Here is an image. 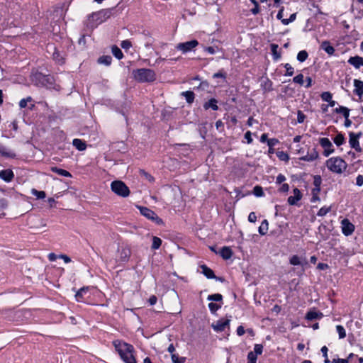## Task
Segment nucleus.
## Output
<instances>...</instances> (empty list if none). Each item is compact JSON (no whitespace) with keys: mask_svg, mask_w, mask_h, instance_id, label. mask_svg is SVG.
<instances>
[{"mask_svg":"<svg viewBox=\"0 0 363 363\" xmlns=\"http://www.w3.org/2000/svg\"><path fill=\"white\" fill-rule=\"evenodd\" d=\"M113 345L125 363H137L133 354L134 348L133 345L119 340H114Z\"/></svg>","mask_w":363,"mask_h":363,"instance_id":"1","label":"nucleus"},{"mask_svg":"<svg viewBox=\"0 0 363 363\" xmlns=\"http://www.w3.org/2000/svg\"><path fill=\"white\" fill-rule=\"evenodd\" d=\"M327 167L333 172L342 173L347 168L346 162L340 157H331L326 161Z\"/></svg>","mask_w":363,"mask_h":363,"instance_id":"2","label":"nucleus"},{"mask_svg":"<svg viewBox=\"0 0 363 363\" xmlns=\"http://www.w3.org/2000/svg\"><path fill=\"white\" fill-rule=\"evenodd\" d=\"M111 14V9H104L98 12L93 13L89 16V23L91 24L92 28L95 27L108 19Z\"/></svg>","mask_w":363,"mask_h":363,"instance_id":"3","label":"nucleus"},{"mask_svg":"<svg viewBox=\"0 0 363 363\" xmlns=\"http://www.w3.org/2000/svg\"><path fill=\"white\" fill-rule=\"evenodd\" d=\"M134 77L140 82H150L155 79V73L150 69H139L135 72Z\"/></svg>","mask_w":363,"mask_h":363,"instance_id":"4","label":"nucleus"},{"mask_svg":"<svg viewBox=\"0 0 363 363\" xmlns=\"http://www.w3.org/2000/svg\"><path fill=\"white\" fill-rule=\"evenodd\" d=\"M111 190L118 196L126 197L130 194V190L125 184L120 180L113 181L111 184Z\"/></svg>","mask_w":363,"mask_h":363,"instance_id":"5","label":"nucleus"},{"mask_svg":"<svg viewBox=\"0 0 363 363\" xmlns=\"http://www.w3.org/2000/svg\"><path fill=\"white\" fill-rule=\"evenodd\" d=\"M199 45V42L196 40H192L185 43H180L177 45L176 48L183 53H186L191 51L194 48Z\"/></svg>","mask_w":363,"mask_h":363,"instance_id":"6","label":"nucleus"},{"mask_svg":"<svg viewBox=\"0 0 363 363\" xmlns=\"http://www.w3.org/2000/svg\"><path fill=\"white\" fill-rule=\"evenodd\" d=\"M320 144L324 148L323 155L325 157L329 156L334 152V149L333 148L332 143L330 141L328 138H323L320 139Z\"/></svg>","mask_w":363,"mask_h":363,"instance_id":"7","label":"nucleus"},{"mask_svg":"<svg viewBox=\"0 0 363 363\" xmlns=\"http://www.w3.org/2000/svg\"><path fill=\"white\" fill-rule=\"evenodd\" d=\"M341 228L342 233L348 236L354 232V225L350 223L348 219L345 218L341 221Z\"/></svg>","mask_w":363,"mask_h":363,"instance_id":"8","label":"nucleus"},{"mask_svg":"<svg viewBox=\"0 0 363 363\" xmlns=\"http://www.w3.org/2000/svg\"><path fill=\"white\" fill-rule=\"evenodd\" d=\"M48 49L49 51H52V59L56 63L62 65L65 63V57L62 53L56 49L53 45H48Z\"/></svg>","mask_w":363,"mask_h":363,"instance_id":"9","label":"nucleus"},{"mask_svg":"<svg viewBox=\"0 0 363 363\" xmlns=\"http://www.w3.org/2000/svg\"><path fill=\"white\" fill-rule=\"evenodd\" d=\"M137 206L139 208L140 212L141 213V214L143 215L147 218H148L150 220H159L158 217L155 213V212H153L150 208H147L145 206Z\"/></svg>","mask_w":363,"mask_h":363,"instance_id":"10","label":"nucleus"},{"mask_svg":"<svg viewBox=\"0 0 363 363\" xmlns=\"http://www.w3.org/2000/svg\"><path fill=\"white\" fill-rule=\"evenodd\" d=\"M31 82L38 86H44L45 75L40 72L33 73L30 76Z\"/></svg>","mask_w":363,"mask_h":363,"instance_id":"11","label":"nucleus"},{"mask_svg":"<svg viewBox=\"0 0 363 363\" xmlns=\"http://www.w3.org/2000/svg\"><path fill=\"white\" fill-rule=\"evenodd\" d=\"M359 135L360 133L356 135L354 133H350L349 140L351 147L358 152H360L362 150L358 140Z\"/></svg>","mask_w":363,"mask_h":363,"instance_id":"12","label":"nucleus"},{"mask_svg":"<svg viewBox=\"0 0 363 363\" xmlns=\"http://www.w3.org/2000/svg\"><path fill=\"white\" fill-rule=\"evenodd\" d=\"M230 320H219L216 323L212 324L214 330L217 332L223 331L227 326L229 325Z\"/></svg>","mask_w":363,"mask_h":363,"instance_id":"13","label":"nucleus"},{"mask_svg":"<svg viewBox=\"0 0 363 363\" xmlns=\"http://www.w3.org/2000/svg\"><path fill=\"white\" fill-rule=\"evenodd\" d=\"M14 177V174L11 169L0 171V178L6 182H11Z\"/></svg>","mask_w":363,"mask_h":363,"instance_id":"14","label":"nucleus"},{"mask_svg":"<svg viewBox=\"0 0 363 363\" xmlns=\"http://www.w3.org/2000/svg\"><path fill=\"white\" fill-rule=\"evenodd\" d=\"M348 63L353 65L356 69L363 66V58L359 56L351 57L348 60Z\"/></svg>","mask_w":363,"mask_h":363,"instance_id":"15","label":"nucleus"},{"mask_svg":"<svg viewBox=\"0 0 363 363\" xmlns=\"http://www.w3.org/2000/svg\"><path fill=\"white\" fill-rule=\"evenodd\" d=\"M354 86L355 87L354 92L361 98L363 95V82L359 79L354 80Z\"/></svg>","mask_w":363,"mask_h":363,"instance_id":"16","label":"nucleus"},{"mask_svg":"<svg viewBox=\"0 0 363 363\" xmlns=\"http://www.w3.org/2000/svg\"><path fill=\"white\" fill-rule=\"evenodd\" d=\"M67 10V6L65 5V4H62L57 6L54 11L55 17L61 18V17L64 16Z\"/></svg>","mask_w":363,"mask_h":363,"instance_id":"17","label":"nucleus"},{"mask_svg":"<svg viewBox=\"0 0 363 363\" xmlns=\"http://www.w3.org/2000/svg\"><path fill=\"white\" fill-rule=\"evenodd\" d=\"M318 157V153L313 149L311 152H308L306 155H304L300 158V160L307 162H312Z\"/></svg>","mask_w":363,"mask_h":363,"instance_id":"18","label":"nucleus"},{"mask_svg":"<svg viewBox=\"0 0 363 363\" xmlns=\"http://www.w3.org/2000/svg\"><path fill=\"white\" fill-rule=\"evenodd\" d=\"M201 273L206 276L208 279H215L216 276L212 269L208 268L206 265L201 266Z\"/></svg>","mask_w":363,"mask_h":363,"instance_id":"19","label":"nucleus"},{"mask_svg":"<svg viewBox=\"0 0 363 363\" xmlns=\"http://www.w3.org/2000/svg\"><path fill=\"white\" fill-rule=\"evenodd\" d=\"M219 254L224 259H228L232 257L233 251L229 247H223L219 251Z\"/></svg>","mask_w":363,"mask_h":363,"instance_id":"20","label":"nucleus"},{"mask_svg":"<svg viewBox=\"0 0 363 363\" xmlns=\"http://www.w3.org/2000/svg\"><path fill=\"white\" fill-rule=\"evenodd\" d=\"M217 100L216 99H211L208 101L204 103L203 108L204 109L207 110L208 108H212L214 111H216L218 109V106L217 105Z\"/></svg>","mask_w":363,"mask_h":363,"instance_id":"21","label":"nucleus"},{"mask_svg":"<svg viewBox=\"0 0 363 363\" xmlns=\"http://www.w3.org/2000/svg\"><path fill=\"white\" fill-rule=\"evenodd\" d=\"M72 144L79 151L86 150V145L85 142L81 139H74Z\"/></svg>","mask_w":363,"mask_h":363,"instance_id":"22","label":"nucleus"},{"mask_svg":"<svg viewBox=\"0 0 363 363\" xmlns=\"http://www.w3.org/2000/svg\"><path fill=\"white\" fill-rule=\"evenodd\" d=\"M323 316L322 313L318 312L316 311H311L307 313L306 318L313 320L315 319H319Z\"/></svg>","mask_w":363,"mask_h":363,"instance_id":"23","label":"nucleus"},{"mask_svg":"<svg viewBox=\"0 0 363 363\" xmlns=\"http://www.w3.org/2000/svg\"><path fill=\"white\" fill-rule=\"evenodd\" d=\"M321 48L324 50L328 54L333 55L335 52V49L331 46L328 41H324L320 45Z\"/></svg>","mask_w":363,"mask_h":363,"instance_id":"24","label":"nucleus"},{"mask_svg":"<svg viewBox=\"0 0 363 363\" xmlns=\"http://www.w3.org/2000/svg\"><path fill=\"white\" fill-rule=\"evenodd\" d=\"M0 155L4 157H10V158H13L16 157L15 153L7 150L5 147H4L1 145H0Z\"/></svg>","mask_w":363,"mask_h":363,"instance_id":"25","label":"nucleus"},{"mask_svg":"<svg viewBox=\"0 0 363 363\" xmlns=\"http://www.w3.org/2000/svg\"><path fill=\"white\" fill-rule=\"evenodd\" d=\"M290 263L293 265H304L307 264V262L306 260H301V259L296 256L294 255L290 259Z\"/></svg>","mask_w":363,"mask_h":363,"instance_id":"26","label":"nucleus"},{"mask_svg":"<svg viewBox=\"0 0 363 363\" xmlns=\"http://www.w3.org/2000/svg\"><path fill=\"white\" fill-rule=\"evenodd\" d=\"M130 255V250L127 247H123L120 251V257L122 261H126Z\"/></svg>","mask_w":363,"mask_h":363,"instance_id":"27","label":"nucleus"},{"mask_svg":"<svg viewBox=\"0 0 363 363\" xmlns=\"http://www.w3.org/2000/svg\"><path fill=\"white\" fill-rule=\"evenodd\" d=\"M112 61V57L109 55L101 56L98 59V62L99 64H103L104 65L108 66L111 65Z\"/></svg>","mask_w":363,"mask_h":363,"instance_id":"28","label":"nucleus"},{"mask_svg":"<svg viewBox=\"0 0 363 363\" xmlns=\"http://www.w3.org/2000/svg\"><path fill=\"white\" fill-rule=\"evenodd\" d=\"M182 95L186 98V101L189 104L193 103L194 100V94L191 91H186L182 93Z\"/></svg>","mask_w":363,"mask_h":363,"instance_id":"29","label":"nucleus"},{"mask_svg":"<svg viewBox=\"0 0 363 363\" xmlns=\"http://www.w3.org/2000/svg\"><path fill=\"white\" fill-rule=\"evenodd\" d=\"M335 111L337 113H342L344 118H347L350 116V109L345 106H340L339 108H336Z\"/></svg>","mask_w":363,"mask_h":363,"instance_id":"30","label":"nucleus"},{"mask_svg":"<svg viewBox=\"0 0 363 363\" xmlns=\"http://www.w3.org/2000/svg\"><path fill=\"white\" fill-rule=\"evenodd\" d=\"M51 169L52 172H56L59 175L66 177H71V174L69 172H67V170L60 169L56 167H52Z\"/></svg>","mask_w":363,"mask_h":363,"instance_id":"31","label":"nucleus"},{"mask_svg":"<svg viewBox=\"0 0 363 363\" xmlns=\"http://www.w3.org/2000/svg\"><path fill=\"white\" fill-rule=\"evenodd\" d=\"M268 225L269 224H268V222H267V220H264L262 222L261 225L259 227V230H258L259 233L261 235H265L267 233V231H268Z\"/></svg>","mask_w":363,"mask_h":363,"instance_id":"32","label":"nucleus"},{"mask_svg":"<svg viewBox=\"0 0 363 363\" xmlns=\"http://www.w3.org/2000/svg\"><path fill=\"white\" fill-rule=\"evenodd\" d=\"M278 45L271 44V51L274 60H278L281 57V54L278 52Z\"/></svg>","mask_w":363,"mask_h":363,"instance_id":"33","label":"nucleus"},{"mask_svg":"<svg viewBox=\"0 0 363 363\" xmlns=\"http://www.w3.org/2000/svg\"><path fill=\"white\" fill-rule=\"evenodd\" d=\"M112 53L118 60L122 59L123 57L122 51L116 45L112 47Z\"/></svg>","mask_w":363,"mask_h":363,"instance_id":"34","label":"nucleus"},{"mask_svg":"<svg viewBox=\"0 0 363 363\" xmlns=\"http://www.w3.org/2000/svg\"><path fill=\"white\" fill-rule=\"evenodd\" d=\"M162 244V240L160 238L154 236L152 238V249L157 250L158 249Z\"/></svg>","mask_w":363,"mask_h":363,"instance_id":"35","label":"nucleus"},{"mask_svg":"<svg viewBox=\"0 0 363 363\" xmlns=\"http://www.w3.org/2000/svg\"><path fill=\"white\" fill-rule=\"evenodd\" d=\"M308 56V52L306 50H301L297 55V60L302 62L307 59Z\"/></svg>","mask_w":363,"mask_h":363,"instance_id":"36","label":"nucleus"},{"mask_svg":"<svg viewBox=\"0 0 363 363\" xmlns=\"http://www.w3.org/2000/svg\"><path fill=\"white\" fill-rule=\"evenodd\" d=\"M345 142V138L342 134L339 133L336 135V137L334 138V143L337 145L340 146Z\"/></svg>","mask_w":363,"mask_h":363,"instance_id":"37","label":"nucleus"},{"mask_svg":"<svg viewBox=\"0 0 363 363\" xmlns=\"http://www.w3.org/2000/svg\"><path fill=\"white\" fill-rule=\"evenodd\" d=\"M337 332L339 335V338L342 339L346 337V332L345 328L342 325H337L336 326Z\"/></svg>","mask_w":363,"mask_h":363,"instance_id":"38","label":"nucleus"},{"mask_svg":"<svg viewBox=\"0 0 363 363\" xmlns=\"http://www.w3.org/2000/svg\"><path fill=\"white\" fill-rule=\"evenodd\" d=\"M32 194L35 196L38 199H44L46 196L45 192L43 191H38L36 189H33Z\"/></svg>","mask_w":363,"mask_h":363,"instance_id":"39","label":"nucleus"},{"mask_svg":"<svg viewBox=\"0 0 363 363\" xmlns=\"http://www.w3.org/2000/svg\"><path fill=\"white\" fill-rule=\"evenodd\" d=\"M88 287H82L77 291L75 296L78 301H80V299L83 297L84 294L86 293L88 291Z\"/></svg>","mask_w":363,"mask_h":363,"instance_id":"40","label":"nucleus"},{"mask_svg":"<svg viewBox=\"0 0 363 363\" xmlns=\"http://www.w3.org/2000/svg\"><path fill=\"white\" fill-rule=\"evenodd\" d=\"M172 360L173 363H184L186 359L185 357H179L177 354H172Z\"/></svg>","mask_w":363,"mask_h":363,"instance_id":"41","label":"nucleus"},{"mask_svg":"<svg viewBox=\"0 0 363 363\" xmlns=\"http://www.w3.org/2000/svg\"><path fill=\"white\" fill-rule=\"evenodd\" d=\"M53 84V77L50 75H45L44 86L50 87Z\"/></svg>","mask_w":363,"mask_h":363,"instance_id":"42","label":"nucleus"},{"mask_svg":"<svg viewBox=\"0 0 363 363\" xmlns=\"http://www.w3.org/2000/svg\"><path fill=\"white\" fill-rule=\"evenodd\" d=\"M140 175L150 182L154 181V178L149 173L146 172L145 170L140 169Z\"/></svg>","mask_w":363,"mask_h":363,"instance_id":"43","label":"nucleus"},{"mask_svg":"<svg viewBox=\"0 0 363 363\" xmlns=\"http://www.w3.org/2000/svg\"><path fill=\"white\" fill-rule=\"evenodd\" d=\"M208 300L212 301H220L222 300V295L220 294L209 295L208 296Z\"/></svg>","mask_w":363,"mask_h":363,"instance_id":"44","label":"nucleus"},{"mask_svg":"<svg viewBox=\"0 0 363 363\" xmlns=\"http://www.w3.org/2000/svg\"><path fill=\"white\" fill-rule=\"evenodd\" d=\"M248 363H256L257 355L253 352H250L247 355Z\"/></svg>","mask_w":363,"mask_h":363,"instance_id":"45","label":"nucleus"},{"mask_svg":"<svg viewBox=\"0 0 363 363\" xmlns=\"http://www.w3.org/2000/svg\"><path fill=\"white\" fill-rule=\"evenodd\" d=\"M253 194L256 196H262L263 195L262 188L259 186H255L253 189Z\"/></svg>","mask_w":363,"mask_h":363,"instance_id":"46","label":"nucleus"},{"mask_svg":"<svg viewBox=\"0 0 363 363\" xmlns=\"http://www.w3.org/2000/svg\"><path fill=\"white\" fill-rule=\"evenodd\" d=\"M294 82L299 84L300 85L303 84V75L302 74H299L296 75L293 79Z\"/></svg>","mask_w":363,"mask_h":363,"instance_id":"47","label":"nucleus"},{"mask_svg":"<svg viewBox=\"0 0 363 363\" xmlns=\"http://www.w3.org/2000/svg\"><path fill=\"white\" fill-rule=\"evenodd\" d=\"M221 306L217 303H214L211 302L208 303V308L212 313H215L217 310H218Z\"/></svg>","mask_w":363,"mask_h":363,"instance_id":"48","label":"nucleus"},{"mask_svg":"<svg viewBox=\"0 0 363 363\" xmlns=\"http://www.w3.org/2000/svg\"><path fill=\"white\" fill-rule=\"evenodd\" d=\"M321 99L323 101L328 102L332 99V94L328 91L323 92L321 94Z\"/></svg>","mask_w":363,"mask_h":363,"instance_id":"49","label":"nucleus"},{"mask_svg":"<svg viewBox=\"0 0 363 363\" xmlns=\"http://www.w3.org/2000/svg\"><path fill=\"white\" fill-rule=\"evenodd\" d=\"M284 67L286 69V73L285 74L286 76H292L294 74V68L291 67V65L286 63L284 65Z\"/></svg>","mask_w":363,"mask_h":363,"instance_id":"50","label":"nucleus"},{"mask_svg":"<svg viewBox=\"0 0 363 363\" xmlns=\"http://www.w3.org/2000/svg\"><path fill=\"white\" fill-rule=\"evenodd\" d=\"M263 346L260 344H256L254 347V353L257 354H261L262 353Z\"/></svg>","mask_w":363,"mask_h":363,"instance_id":"51","label":"nucleus"},{"mask_svg":"<svg viewBox=\"0 0 363 363\" xmlns=\"http://www.w3.org/2000/svg\"><path fill=\"white\" fill-rule=\"evenodd\" d=\"M313 184H314V185L315 186V189H317V190L319 191L320 186V184H321V178H320V176H315L314 177Z\"/></svg>","mask_w":363,"mask_h":363,"instance_id":"52","label":"nucleus"},{"mask_svg":"<svg viewBox=\"0 0 363 363\" xmlns=\"http://www.w3.org/2000/svg\"><path fill=\"white\" fill-rule=\"evenodd\" d=\"M121 46L123 49L128 50L132 46V44L130 40H125L121 42Z\"/></svg>","mask_w":363,"mask_h":363,"instance_id":"53","label":"nucleus"},{"mask_svg":"<svg viewBox=\"0 0 363 363\" xmlns=\"http://www.w3.org/2000/svg\"><path fill=\"white\" fill-rule=\"evenodd\" d=\"M306 116L301 111H298L297 113V121L298 123H301L304 121Z\"/></svg>","mask_w":363,"mask_h":363,"instance_id":"54","label":"nucleus"},{"mask_svg":"<svg viewBox=\"0 0 363 363\" xmlns=\"http://www.w3.org/2000/svg\"><path fill=\"white\" fill-rule=\"evenodd\" d=\"M330 211V207H328V208L323 207L318 212V216H323L326 215Z\"/></svg>","mask_w":363,"mask_h":363,"instance_id":"55","label":"nucleus"},{"mask_svg":"<svg viewBox=\"0 0 363 363\" xmlns=\"http://www.w3.org/2000/svg\"><path fill=\"white\" fill-rule=\"evenodd\" d=\"M293 194L294 195L292 196H294L296 201H298L301 199V194L297 188L294 189Z\"/></svg>","mask_w":363,"mask_h":363,"instance_id":"56","label":"nucleus"},{"mask_svg":"<svg viewBox=\"0 0 363 363\" xmlns=\"http://www.w3.org/2000/svg\"><path fill=\"white\" fill-rule=\"evenodd\" d=\"M277 143H279V140L276 138H272L267 140V145L270 149L275 146Z\"/></svg>","mask_w":363,"mask_h":363,"instance_id":"57","label":"nucleus"},{"mask_svg":"<svg viewBox=\"0 0 363 363\" xmlns=\"http://www.w3.org/2000/svg\"><path fill=\"white\" fill-rule=\"evenodd\" d=\"M277 156L281 160L286 161L289 160V155L283 151L279 152Z\"/></svg>","mask_w":363,"mask_h":363,"instance_id":"58","label":"nucleus"},{"mask_svg":"<svg viewBox=\"0 0 363 363\" xmlns=\"http://www.w3.org/2000/svg\"><path fill=\"white\" fill-rule=\"evenodd\" d=\"M257 220V216L254 212H251L248 216V220L251 223H255Z\"/></svg>","mask_w":363,"mask_h":363,"instance_id":"59","label":"nucleus"},{"mask_svg":"<svg viewBox=\"0 0 363 363\" xmlns=\"http://www.w3.org/2000/svg\"><path fill=\"white\" fill-rule=\"evenodd\" d=\"M356 184L357 186H361L363 184V176L359 175L356 179Z\"/></svg>","mask_w":363,"mask_h":363,"instance_id":"60","label":"nucleus"},{"mask_svg":"<svg viewBox=\"0 0 363 363\" xmlns=\"http://www.w3.org/2000/svg\"><path fill=\"white\" fill-rule=\"evenodd\" d=\"M286 180V177L283 174H279L277 177V183L281 184Z\"/></svg>","mask_w":363,"mask_h":363,"instance_id":"61","label":"nucleus"},{"mask_svg":"<svg viewBox=\"0 0 363 363\" xmlns=\"http://www.w3.org/2000/svg\"><path fill=\"white\" fill-rule=\"evenodd\" d=\"M245 138L247 140V143H251L252 141V137H251V133L250 131H247L245 134Z\"/></svg>","mask_w":363,"mask_h":363,"instance_id":"62","label":"nucleus"},{"mask_svg":"<svg viewBox=\"0 0 363 363\" xmlns=\"http://www.w3.org/2000/svg\"><path fill=\"white\" fill-rule=\"evenodd\" d=\"M157 298L155 296H151L148 300L151 306L155 305L157 303Z\"/></svg>","mask_w":363,"mask_h":363,"instance_id":"63","label":"nucleus"},{"mask_svg":"<svg viewBox=\"0 0 363 363\" xmlns=\"http://www.w3.org/2000/svg\"><path fill=\"white\" fill-rule=\"evenodd\" d=\"M332 363H348V361L346 359H333Z\"/></svg>","mask_w":363,"mask_h":363,"instance_id":"64","label":"nucleus"}]
</instances>
